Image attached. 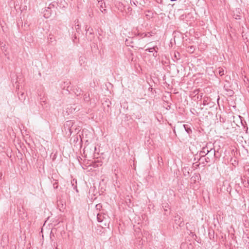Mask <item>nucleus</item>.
Masks as SVG:
<instances>
[{
    "label": "nucleus",
    "mask_w": 249,
    "mask_h": 249,
    "mask_svg": "<svg viewBox=\"0 0 249 249\" xmlns=\"http://www.w3.org/2000/svg\"><path fill=\"white\" fill-rule=\"evenodd\" d=\"M97 219L98 222L101 223L102 228L108 227L110 223V218L108 215L102 210L97 214Z\"/></svg>",
    "instance_id": "obj_1"
},
{
    "label": "nucleus",
    "mask_w": 249,
    "mask_h": 249,
    "mask_svg": "<svg viewBox=\"0 0 249 249\" xmlns=\"http://www.w3.org/2000/svg\"><path fill=\"white\" fill-rule=\"evenodd\" d=\"M73 125L74 122L72 120L68 121L65 123L64 125L65 131L66 134L68 133L67 131H69L68 135H71L72 133V130L74 129V128H73Z\"/></svg>",
    "instance_id": "obj_2"
},
{
    "label": "nucleus",
    "mask_w": 249,
    "mask_h": 249,
    "mask_svg": "<svg viewBox=\"0 0 249 249\" xmlns=\"http://www.w3.org/2000/svg\"><path fill=\"white\" fill-rule=\"evenodd\" d=\"M130 3L132 6L133 5L136 6H143L145 1L144 0H131Z\"/></svg>",
    "instance_id": "obj_3"
},
{
    "label": "nucleus",
    "mask_w": 249,
    "mask_h": 249,
    "mask_svg": "<svg viewBox=\"0 0 249 249\" xmlns=\"http://www.w3.org/2000/svg\"><path fill=\"white\" fill-rule=\"evenodd\" d=\"M174 221L175 223L180 227H182L184 225L183 219L181 220L180 216L178 214L175 216Z\"/></svg>",
    "instance_id": "obj_4"
},
{
    "label": "nucleus",
    "mask_w": 249,
    "mask_h": 249,
    "mask_svg": "<svg viewBox=\"0 0 249 249\" xmlns=\"http://www.w3.org/2000/svg\"><path fill=\"white\" fill-rule=\"evenodd\" d=\"M55 6V3H52L49 4V6L47 8L48 9H47L46 10V13L44 14V16L45 18L49 17V16H50V15L51 14V12L49 11V10H51L52 8H54Z\"/></svg>",
    "instance_id": "obj_5"
},
{
    "label": "nucleus",
    "mask_w": 249,
    "mask_h": 249,
    "mask_svg": "<svg viewBox=\"0 0 249 249\" xmlns=\"http://www.w3.org/2000/svg\"><path fill=\"white\" fill-rule=\"evenodd\" d=\"M204 147H205L207 150H208L209 153H214V152H213V149L214 148L213 144L211 142L207 143L206 146H204Z\"/></svg>",
    "instance_id": "obj_6"
},
{
    "label": "nucleus",
    "mask_w": 249,
    "mask_h": 249,
    "mask_svg": "<svg viewBox=\"0 0 249 249\" xmlns=\"http://www.w3.org/2000/svg\"><path fill=\"white\" fill-rule=\"evenodd\" d=\"M209 153V151L207 150L205 147H203L202 150L200 151L199 155L201 158L205 157L206 155Z\"/></svg>",
    "instance_id": "obj_7"
},
{
    "label": "nucleus",
    "mask_w": 249,
    "mask_h": 249,
    "mask_svg": "<svg viewBox=\"0 0 249 249\" xmlns=\"http://www.w3.org/2000/svg\"><path fill=\"white\" fill-rule=\"evenodd\" d=\"M180 58V55L178 52H175L173 59L174 62H177Z\"/></svg>",
    "instance_id": "obj_8"
},
{
    "label": "nucleus",
    "mask_w": 249,
    "mask_h": 249,
    "mask_svg": "<svg viewBox=\"0 0 249 249\" xmlns=\"http://www.w3.org/2000/svg\"><path fill=\"white\" fill-rule=\"evenodd\" d=\"M183 127L186 131V132L188 134H190L192 133V131L191 127L188 124H183Z\"/></svg>",
    "instance_id": "obj_9"
},
{
    "label": "nucleus",
    "mask_w": 249,
    "mask_h": 249,
    "mask_svg": "<svg viewBox=\"0 0 249 249\" xmlns=\"http://www.w3.org/2000/svg\"><path fill=\"white\" fill-rule=\"evenodd\" d=\"M71 84V83L68 81L64 82V83L62 84L61 87L63 89H65V88H67V90L69 91L68 88H69L70 85Z\"/></svg>",
    "instance_id": "obj_10"
},
{
    "label": "nucleus",
    "mask_w": 249,
    "mask_h": 249,
    "mask_svg": "<svg viewBox=\"0 0 249 249\" xmlns=\"http://www.w3.org/2000/svg\"><path fill=\"white\" fill-rule=\"evenodd\" d=\"M75 23V29L76 30L77 33H79L80 29V26L79 24V21L78 20L74 21Z\"/></svg>",
    "instance_id": "obj_11"
},
{
    "label": "nucleus",
    "mask_w": 249,
    "mask_h": 249,
    "mask_svg": "<svg viewBox=\"0 0 249 249\" xmlns=\"http://www.w3.org/2000/svg\"><path fill=\"white\" fill-rule=\"evenodd\" d=\"M86 35H87L88 33L89 35H93V29L90 27H88V26L86 27Z\"/></svg>",
    "instance_id": "obj_12"
},
{
    "label": "nucleus",
    "mask_w": 249,
    "mask_h": 249,
    "mask_svg": "<svg viewBox=\"0 0 249 249\" xmlns=\"http://www.w3.org/2000/svg\"><path fill=\"white\" fill-rule=\"evenodd\" d=\"M71 183L72 186H73V189L76 190V192H78V190L77 189V186H76V184H77L76 180L75 179H72L71 180Z\"/></svg>",
    "instance_id": "obj_13"
},
{
    "label": "nucleus",
    "mask_w": 249,
    "mask_h": 249,
    "mask_svg": "<svg viewBox=\"0 0 249 249\" xmlns=\"http://www.w3.org/2000/svg\"><path fill=\"white\" fill-rule=\"evenodd\" d=\"M73 91L75 94H76L77 96H78L81 94L82 92V90L79 88L77 87L75 89H73Z\"/></svg>",
    "instance_id": "obj_14"
},
{
    "label": "nucleus",
    "mask_w": 249,
    "mask_h": 249,
    "mask_svg": "<svg viewBox=\"0 0 249 249\" xmlns=\"http://www.w3.org/2000/svg\"><path fill=\"white\" fill-rule=\"evenodd\" d=\"M0 47L2 51H3L4 52H6L7 47H6V44L4 43H3V42L0 43Z\"/></svg>",
    "instance_id": "obj_15"
},
{
    "label": "nucleus",
    "mask_w": 249,
    "mask_h": 249,
    "mask_svg": "<svg viewBox=\"0 0 249 249\" xmlns=\"http://www.w3.org/2000/svg\"><path fill=\"white\" fill-rule=\"evenodd\" d=\"M155 49L159 50V48L157 47V46H154L151 48H147L145 50V51H148L149 53H152L153 52L154 50H155Z\"/></svg>",
    "instance_id": "obj_16"
},
{
    "label": "nucleus",
    "mask_w": 249,
    "mask_h": 249,
    "mask_svg": "<svg viewBox=\"0 0 249 249\" xmlns=\"http://www.w3.org/2000/svg\"><path fill=\"white\" fill-rule=\"evenodd\" d=\"M18 98L21 101H23L25 99V95L24 92H21L20 94L18 95Z\"/></svg>",
    "instance_id": "obj_17"
},
{
    "label": "nucleus",
    "mask_w": 249,
    "mask_h": 249,
    "mask_svg": "<svg viewBox=\"0 0 249 249\" xmlns=\"http://www.w3.org/2000/svg\"><path fill=\"white\" fill-rule=\"evenodd\" d=\"M99 3L100 4V10L101 11V12L102 13H103L104 11H106V10L105 9H104V6H103V4L105 5V3L103 2H100Z\"/></svg>",
    "instance_id": "obj_18"
},
{
    "label": "nucleus",
    "mask_w": 249,
    "mask_h": 249,
    "mask_svg": "<svg viewBox=\"0 0 249 249\" xmlns=\"http://www.w3.org/2000/svg\"><path fill=\"white\" fill-rule=\"evenodd\" d=\"M216 72H218L220 76H222L224 74V71L222 69H219Z\"/></svg>",
    "instance_id": "obj_19"
},
{
    "label": "nucleus",
    "mask_w": 249,
    "mask_h": 249,
    "mask_svg": "<svg viewBox=\"0 0 249 249\" xmlns=\"http://www.w3.org/2000/svg\"><path fill=\"white\" fill-rule=\"evenodd\" d=\"M53 180L54 181V182L53 183V187L54 189H57L58 187V183L54 179H53Z\"/></svg>",
    "instance_id": "obj_20"
},
{
    "label": "nucleus",
    "mask_w": 249,
    "mask_h": 249,
    "mask_svg": "<svg viewBox=\"0 0 249 249\" xmlns=\"http://www.w3.org/2000/svg\"><path fill=\"white\" fill-rule=\"evenodd\" d=\"M152 35L151 34V33L150 32H148L147 33H145L144 34V35L143 36V37H142V38H144V37H150V36H152Z\"/></svg>",
    "instance_id": "obj_21"
},
{
    "label": "nucleus",
    "mask_w": 249,
    "mask_h": 249,
    "mask_svg": "<svg viewBox=\"0 0 249 249\" xmlns=\"http://www.w3.org/2000/svg\"><path fill=\"white\" fill-rule=\"evenodd\" d=\"M84 99L86 102H88L89 100V94L88 95L85 94Z\"/></svg>",
    "instance_id": "obj_22"
},
{
    "label": "nucleus",
    "mask_w": 249,
    "mask_h": 249,
    "mask_svg": "<svg viewBox=\"0 0 249 249\" xmlns=\"http://www.w3.org/2000/svg\"><path fill=\"white\" fill-rule=\"evenodd\" d=\"M95 208L97 210H100L102 208V206L101 204L99 203V204L96 205Z\"/></svg>",
    "instance_id": "obj_23"
},
{
    "label": "nucleus",
    "mask_w": 249,
    "mask_h": 249,
    "mask_svg": "<svg viewBox=\"0 0 249 249\" xmlns=\"http://www.w3.org/2000/svg\"><path fill=\"white\" fill-rule=\"evenodd\" d=\"M188 49H189L188 51H189L190 53H193L194 51V50H195L194 47L193 46H191L190 47H188Z\"/></svg>",
    "instance_id": "obj_24"
},
{
    "label": "nucleus",
    "mask_w": 249,
    "mask_h": 249,
    "mask_svg": "<svg viewBox=\"0 0 249 249\" xmlns=\"http://www.w3.org/2000/svg\"><path fill=\"white\" fill-rule=\"evenodd\" d=\"M213 152H214V153H209V156H210L211 157H214L215 156V149H213Z\"/></svg>",
    "instance_id": "obj_25"
},
{
    "label": "nucleus",
    "mask_w": 249,
    "mask_h": 249,
    "mask_svg": "<svg viewBox=\"0 0 249 249\" xmlns=\"http://www.w3.org/2000/svg\"><path fill=\"white\" fill-rule=\"evenodd\" d=\"M148 13L149 14H146L145 15V16L147 17V18H151L152 17V16L151 15L152 13L151 12H150L149 11H148Z\"/></svg>",
    "instance_id": "obj_26"
},
{
    "label": "nucleus",
    "mask_w": 249,
    "mask_h": 249,
    "mask_svg": "<svg viewBox=\"0 0 249 249\" xmlns=\"http://www.w3.org/2000/svg\"><path fill=\"white\" fill-rule=\"evenodd\" d=\"M154 51H155V53L153 54V56L154 57H157L158 56L157 53H158V50H157V49H155V50H154Z\"/></svg>",
    "instance_id": "obj_27"
},
{
    "label": "nucleus",
    "mask_w": 249,
    "mask_h": 249,
    "mask_svg": "<svg viewBox=\"0 0 249 249\" xmlns=\"http://www.w3.org/2000/svg\"><path fill=\"white\" fill-rule=\"evenodd\" d=\"M241 117L240 116V115H237V120H238L237 121H239L240 120V123L243 125V122H242V120L241 119Z\"/></svg>",
    "instance_id": "obj_28"
},
{
    "label": "nucleus",
    "mask_w": 249,
    "mask_h": 249,
    "mask_svg": "<svg viewBox=\"0 0 249 249\" xmlns=\"http://www.w3.org/2000/svg\"><path fill=\"white\" fill-rule=\"evenodd\" d=\"M198 176L196 175L195 176L192 177L191 179H193L194 181L196 180V179H198Z\"/></svg>",
    "instance_id": "obj_29"
},
{
    "label": "nucleus",
    "mask_w": 249,
    "mask_h": 249,
    "mask_svg": "<svg viewBox=\"0 0 249 249\" xmlns=\"http://www.w3.org/2000/svg\"><path fill=\"white\" fill-rule=\"evenodd\" d=\"M40 100L41 102L45 103L46 102V99L44 96L43 97H40Z\"/></svg>",
    "instance_id": "obj_30"
},
{
    "label": "nucleus",
    "mask_w": 249,
    "mask_h": 249,
    "mask_svg": "<svg viewBox=\"0 0 249 249\" xmlns=\"http://www.w3.org/2000/svg\"><path fill=\"white\" fill-rule=\"evenodd\" d=\"M144 34L145 33H139L137 36H138L142 38V37H143V36L144 35Z\"/></svg>",
    "instance_id": "obj_31"
},
{
    "label": "nucleus",
    "mask_w": 249,
    "mask_h": 249,
    "mask_svg": "<svg viewBox=\"0 0 249 249\" xmlns=\"http://www.w3.org/2000/svg\"><path fill=\"white\" fill-rule=\"evenodd\" d=\"M205 161L206 162H210V158L209 157L205 158Z\"/></svg>",
    "instance_id": "obj_32"
},
{
    "label": "nucleus",
    "mask_w": 249,
    "mask_h": 249,
    "mask_svg": "<svg viewBox=\"0 0 249 249\" xmlns=\"http://www.w3.org/2000/svg\"><path fill=\"white\" fill-rule=\"evenodd\" d=\"M99 166V164H96V163H94L93 165L94 167H96Z\"/></svg>",
    "instance_id": "obj_33"
},
{
    "label": "nucleus",
    "mask_w": 249,
    "mask_h": 249,
    "mask_svg": "<svg viewBox=\"0 0 249 249\" xmlns=\"http://www.w3.org/2000/svg\"><path fill=\"white\" fill-rule=\"evenodd\" d=\"M240 16L237 15V17H238V18H235L236 19H240Z\"/></svg>",
    "instance_id": "obj_34"
},
{
    "label": "nucleus",
    "mask_w": 249,
    "mask_h": 249,
    "mask_svg": "<svg viewBox=\"0 0 249 249\" xmlns=\"http://www.w3.org/2000/svg\"><path fill=\"white\" fill-rule=\"evenodd\" d=\"M98 0V2H99V3L103 2V1H103V0Z\"/></svg>",
    "instance_id": "obj_35"
},
{
    "label": "nucleus",
    "mask_w": 249,
    "mask_h": 249,
    "mask_svg": "<svg viewBox=\"0 0 249 249\" xmlns=\"http://www.w3.org/2000/svg\"><path fill=\"white\" fill-rule=\"evenodd\" d=\"M190 234H192V235H194V233L192 232H191Z\"/></svg>",
    "instance_id": "obj_36"
},
{
    "label": "nucleus",
    "mask_w": 249,
    "mask_h": 249,
    "mask_svg": "<svg viewBox=\"0 0 249 249\" xmlns=\"http://www.w3.org/2000/svg\"><path fill=\"white\" fill-rule=\"evenodd\" d=\"M234 164H235L236 163V160H234Z\"/></svg>",
    "instance_id": "obj_37"
},
{
    "label": "nucleus",
    "mask_w": 249,
    "mask_h": 249,
    "mask_svg": "<svg viewBox=\"0 0 249 249\" xmlns=\"http://www.w3.org/2000/svg\"><path fill=\"white\" fill-rule=\"evenodd\" d=\"M17 88L18 89H19V86H17Z\"/></svg>",
    "instance_id": "obj_38"
},
{
    "label": "nucleus",
    "mask_w": 249,
    "mask_h": 249,
    "mask_svg": "<svg viewBox=\"0 0 249 249\" xmlns=\"http://www.w3.org/2000/svg\"><path fill=\"white\" fill-rule=\"evenodd\" d=\"M55 249H58V247H57V246H56V247H55Z\"/></svg>",
    "instance_id": "obj_39"
},
{
    "label": "nucleus",
    "mask_w": 249,
    "mask_h": 249,
    "mask_svg": "<svg viewBox=\"0 0 249 249\" xmlns=\"http://www.w3.org/2000/svg\"><path fill=\"white\" fill-rule=\"evenodd\" d=\"M231 160H232V158H231L230 161H231Z\"/></svg>",
    "instance_id": "obj_40"
},
{
    "label": "nucleus",
    "mask_w": 249,
    "mask_h": 249,
    "mask_svg": "<svg viewBox=\"0 0 249 249\" xmlns=\"http://www.w3.org/2000/svg\"><path fill=\"white\" fill-rule=\"evenodd\" d=\"M188 224H189V223H187L186 224V226H187Z\"/></svg>",
    "instance_id": "obj_41"
}]
</instances>
